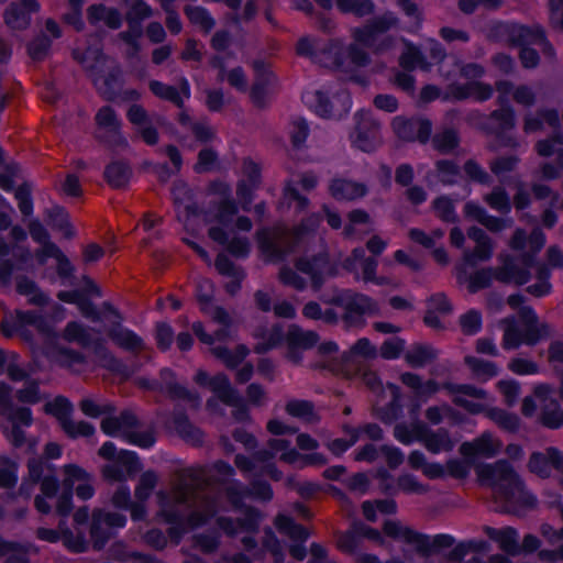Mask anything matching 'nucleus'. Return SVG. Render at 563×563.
Here are the masks:
<instances>
[{"mask_svg": "<svg viewBox=\"0 0 563 563\" xmlns=\"http://www.w3.org/2000/svg\"><path fill=\"white\" fill-rule=\"evenodd\" d=\"M427 432V426L421 421L411 424L398 423L394 429V437L402 444L409 445L416 441L422 442L423 434Z\"/></svg>", "mask_w": 563, "mask_h": 563, "instance_id": "nucleus-56", "label": "nucleus"}, {"mask_svg": "<svg viewBox=\"0 0 563 563\" xmlns=\"http://www.w3.org/2000/svg\"><path fill=\"white\" fill-rule=\"evenodd\" d=\"M485 533L489 539L497 542L499 548L508 554H517L519 552L518 532L511 527L500 529L486 527Z\"/></svg>", "mask_w": 563, "mask_h": 563, "instance_id": "nucleus-50", "label": "nucleus"}, {"mask_svg": "<svg viewBox=\"0 0 563 563\" xmlns=\"http://www.w3.org/2000/svg\"><path fill=\"white\" fill-rule=\"evenodd\" d=\"M27 327H33L46 340L45 354L54 363L75 373L87 369L88 363L84 355L69 349H62L55 344L57 335L55 325L46 317L33 311H16L14 318H5L1 323V331L5 336L23 333Z\"/></svg>", "mask_w": 563, "mask_h": 563, "instance_id": "nucleus-6", "label": "nucleus"}, {"mask_svg": "<svg viewBox=\"0 0 563 563\" xmlns=\"http://www.w3.org/2000/svg\"><path fill=\"white\" fill-rule=\"evenodd\" d=\"M195 382L198 385L208 386L221 401L229 406H234L239 400L238 391L231 386L229 378L224 374L209 377L207 372L199 369L195 375Z\"/></svg>", "mask_w": 563, "mask_h": 563, "instance_id": "nucleus-36", "label": "nucleus"}, {"mask_svg": "<svg viewBox=\"0 0 563 563\" xmlns=\"http://www.w3.org/2000/svg\"><path fill=\"white\" fill-rule=\"evenodd\" d=\"M356 128L351 135L352 143L363 152L374 151L380 144L379 125L368 111L355 114Z\"/></svg>", "mask_w": 563, "mask_h": 563, "instance_id": "nucleus-28", "label": "nucleus"}, {"mask_svg": "<svg viewBox=\"0 0 563 563\" xmlns=\"http://www.w3.org/2000/svg\"><path fill=\"white\" fill-rule=\"evenodd\" d=\"M150 89L155 96L168 100L178 107H181L190 98V87L185 78L181 79L179 89L159 81H152Z\"/></svg>", "mask_w": 563, "mask_h": 563, "instance_id": "nucleus-47", "label": "nucleus"}, {"mask_svg": "<svg viewBox=\"0 0 563 563\" xmlns=\"http://www.w3.org/2000/svg\"><path fill=\"white\" fill-rule=\"evenodd\" d=\"M213 294V286L210 280L202 279L197 285V298L201 303V311L219 325L212 333L205 331L201 322L192 324V331L205 344L212 345L216 341H225L232 335V319L221 307H213L210 300Z\"/></svg>", "mask_w": 563, "mask_h": 563, "instance_id": "nucleus-12", "label": "nucleus"}, {"mask_svg": "<svg viewBox=\"0 0 563 563\" xmlns=\"http://www.w3.org/2000/svg\"><path fill=\"white\" fill-rule=\"evenodd\" d=\"M296 268L309 276L312 287L319 290L325 280L338 274V267L331 263L327 252L312 257H300L296 261Z\"/></svg>", "mask_w": 563, "mask_h": 563, "instance_id": "nucleus-25", "label": "nucleus"}, {"mask_svg": "<svg viewBox=\"0 0 563 563\" xmlns=\"http://www.w3.org/2000/svg\"><path fill=\"white\" fill-rule=\"evenodd\" d=\"M467 234L476 245L472 252L465 253V260L470 263L488 261L494 251L490 238L482 229L475 227L471 228Z\"/></svg>", "mask_w": 563, "mask_h": 563, "instance_id": "nucleus-44", "label": "nucleus"}, {"mask_svg": "<svg viewBox=\"0 0 563 563\" xmlns=\"http://www.w3.org/2000/svg\"><path fill=\"white\" fill-rule=\"evenodd\" d=\"M400 66L405 69H413L416 67L422 70H430L431 63H428L421 52L409 43H405V51L399 58Z\"/></svg>", "mask_w": 563, "mask_h": 563, "instance_id": "nucleus-63", "label": "nucleus"}, {"mask_svg": "<svg viewBox=\"0 0 563 563\" xmlns=\"http://www.w3.org/2000/svg\"><path fill=\"white\" fill-rule=\"evenodd\" d=\"M400 380L415 393L416 398L420 401H427L440 390V384L437 380L428 379L423 382L419 375L413 373L401 374Z\"/></svg>", "mask_w": 563, "mask_h": 563, "instance_id": "nucleus-46", "label": "nucleus"}, {"mask_svg": "<svg viewBox=\"0 0 563 563\" xmlns=\"http://www.w3.org/2000/svg\"><path fill=\"white\" fill-rule=\"evenodd\" d=\"M211 190L223 199L203 213V220L209 224V238L221 245H227V250L232 255L246 257L251 250L249 240L244 236L230 239L233 231V218L238 212L234 201L227 198L230 187L224 183H214Z\"/></svg>", "mask_w": 563, "mask_h": 563, "instance_id": "nucleus-7", "label": "nucleus"}, {"mask_svg": "<svg viewBox=\"0 0 563 563\" xmlns=\"http://www.w3.org/2000/svg\"><path fill=\"white\" fill-rule=\"evenodd\" d=\"M104 434L122 441L141 445V429L137 419L131 412H122L119 417H107L101 422Z\"/></svg>", "mask_w": 563, "mask_h": 563, "instance_id": "nucleus-23", "label": "nucleus"}, {"mask_svg": "<svg viewBox=\"0 0 563 563\" xmlns=\"http://www.w3.org/2000/svg\"><path fill=\"white\" fill-rule=\"evenodd\" d=\"M431 58L439 65L440 76L448 82L445 98L464 100L474 98L486 101L493 96L490 85L477 81L484 75V68L475 63L462 64L454 56H446L443 48L434 40H429L426 47Z\"/></svg>", "mask_w": 563, "mask_h": 563, "instance_id": "nucleus-3", "label": "nucleus"}, {"mask_svg": "<svg viewBox=\"0 0 563 563\" xmlns=\"http://www.w3.org/2000/svg\"><path fill=\"white\" fill-rule=\"evenodd\" d=\"M318 214L308 217L300 227L292 231L284 228L263 229L257 232L258 249L266 261L278 263L295 252L306 236L320 223Z\"/></svg>", "mask_w": 563, "mask_h": 563, "instance_id": "nucleus-10", "label": "nucleus"}, {"mask_svg": "<svg viewBox=\"0 0 563 563\" xmlns=\"http://www.w3.org/2000/svg\"><path fill=\"white\" fill-rule=\"evenodd\" d=\"M254 338L258 340L254 347L255 352L265 353L282 343L283 329L279 325H275L268 331L255 332Z\"/></svg>", "mask_w": 563, "mask_h": 563, "instance_id": "nucleus-62", "label": "nucleus"}, {"mask_svg": "<svg viewBox=\"0 0 563 563\" xmlns=\"http://www.w3.org/2000/svg\"><path fill=\"white\" fill-rule=\"evenodd\" d=\"M285 341L287 345L286 357L292 363H299L301 352L312 347L318 341V335L313 331H306L296 324H291L288 328Z\"/></svg>", "mask_w": 563, "mask_h": 563, "instance_id": "nucleus-34", "label": "nucleus"}, {"mask_svg": "<svg viewBox=\"0 0 563 563\" xmlns=\"http://www.w3.org/2000/svg\"><path fill=\"white\" fill-rule=\"evenodd\" d=\"M9 424L2 426V432L7 440L14 446H21L24 442V431L21 427H30L33 422L32 411L29 408H19L11 411L8 417Z\"/></svg>", "mask_w": 563, "mask_h": 563, "instance_id": "nucleus-40", "label": "nucleus"}, {"mask_svg": "<svg viewBox=\"0 0 563 563\" xmlns=\"http://www.w3.org/2000/svg\"><path fill=\"white\" fill-rule=\"evenodd\" d=\"M48 258H54L57 266V274L60 278H70L74 274V266L56 244H47L35 253L37 265H45Z\"/></svg>", "mask_w": 563, "mask_h": 563, "instance_id": "nucleus-41", "label": "nucleus"}, {"mask_svg": "<svg viewBox=\"0 0 563 563\" xmlns=\"http://www.w3.org/2000/svg\"><path fill=\"white\" fill-rule=\"evenodd\" d=\"M99 455L108 460L102 468L107 481L121 482L132 474L137 464V454L132 451H118L112 442H106L99 450Z\"/></svg>", "mask_w": 563, "mask_h": 563, "instance_id": "nucleus-20", "label": "nucleus"}, {"mask_svg": "<svg viewBox=\"0 0 563 563\" xmlns=\"http://www.w3.org/2000/svg\"><path fill=\"white\" fill-rule=\"evenodd\" d=\"M101 330L85 328L77 321L69 322L64 330V339L69 342H77L82 346H90L100 340Z\"/></svg>", "mask_w": 563, "mask_h": 563, "instance_id": "nucleus-51", "label": "nucleus"}, {"mask_svg": "<svg viewBox=\"0 0 563 563\" xmlns=\"http://www.w3.org/2000/svg\"><path fill=\"white\" fill-rule=\"evenodd\" d=\"M397 24L396 18L391 13H386L364 27H356L352 31V36L355 44L349 48V57L355 66H364L368 62L366 52L358 47V45L373 47L380 34Z\"/></svg>", "mask_w": 563, "mask_h": 563, "instance_id": "nucleus-17", "label": "nucleus"}, {"mask_svg": "<svg viewBox=\"0 0 563 563\" xmlns=\"http://www.w3.org/2000/svg\"><path fill=\"white\" fill-rule=\"evenodd\" d=\"M528 468L531 473L547 478L551 475V470L555 468L562 474L561 483L563 485V453L556 448H548L545 452H534L531 454Z\"/></svg>", "mask_w": 563, "mask_h": 563, "instance_id": "nucleus-33", "label": "nucleus"}, {"mask_svg": "<svg viewBox=\"0 0 563 563\" xmlns=\"http://www.w3.org/2000/svg\"><path fill=\"white\" fill-rule=\"evenodd\" d=\"M84 290H63L57 294L60 301L74 303L81 314L92 322L102 323V331L107 332L110 339L120 347L133 351L139 344L137 335L131 330L122 327L121 317L117 310L109 305H103L100 311H97L88 299V296L100 297L99 287L87 276L82 277Z\"/></svg>", "mask_w": 563, "mask_h": 563, "instance_id": "nucleus-5", "label": "nucleus"}, {"mask_svg": "<svg viewBox=\"0 0 563 563\" xmlns=\"http://www.w3.org/2000/svg\"><path fill=\"white\" fill-rule=\"evenodd\" d=\"M71 405L64 397H56L45 405V412L54 416L60 423L63 430L70 438L89 437L93 434L95 428L85 421L70 419Z\"/></svg>", "mask_w": 563, "mask_h": 563, "instance_id": "nucleus-22", "label": "nucleus"}, {"mask_svg": "<svg viewBox=\"0 0 563 563\" xmlns=\"http://www.w3.org/2000/svg\"><path fill=\"white\" fill-rule=\"evenodd\" d=\"M383 530L385 536L413 545L416 552L419 554L427 555L431 548V542L426 536L416 532L400 521L387 520L384 523Z\"/></svg>", "mask_w": 563, "mask_h": 563, "instance_id": "nucleus-30", "label": "nucleus"}, {"mask_svg": "<svg viewBox=\"0 0 563 563\" xmlns=\"http://www.w3.org/2000/svg\"><path fill=\"white\" fill-rule=\"evenodd\" d=\"M323 301L341 307L343 319L350 325L363 324L365 317L377 316L380 310L374 298L351 289L338 290L332 297L324 298Z\"/></svg>", "mask_w": 563, "mask_h": 563, "instance_id": "nucleus-16", "label": "nucleus"}, {"mask_svg": "<svg viewBox=\"0 0 563 563\" xmlns=\"http://www.w3.org/2000/svg\"><path fill=\"white\" fill-rule=\"evenodd\" d=\"M329 191L335 200L350 201L364 197L367 192V188L362 183L344 178H334L329 185Z\"/></svg>", "mask_w": 563, "mask_h": 563, "instance_id": "nucleus-42", "label": "nucleus"}, {"mask_svg": "<svg viewBox=\"0 0 563 563\" xmlns=\"http://www.w3.org/2000/svg\"><path fill=\"white\" fill-rule=\"evenodd\" d=\"M16 291L25 296L32 305L44 306L48 302V296L38 288L34 280L27 277H19L16 279Z\"/></svg>", "mask_w": 563, "mask_h": 563, "instance_id": "nucleus-59", "label": "nucleus"}, {"mask_svg": "<svg viewBox=\"0 0 563 563\" xmlns=\"http://www.w3.org/2000/svg\"><path fill=\"white\" fill-rule=\"evenodd\" d=\"M260 184V166L250 158L242 164V178L238 184V198L244 210H247L252 202V194Z\"/></svg>", "mask_w": 563, "mask_h": 563, "instance_id": "nucleus-38", "label": "nucleus"}, {"mask_svg": "<svg viewBox=\"0 0 563 563\" xmlns=\"http://www.w3.org/2000/svg\"><path fill=\"white\" fill-rule=\"evenodd\" d=\"M227 498L230 501L233 509L243 515L245 518L242 519L240 516L236 517V525H233L231 519L220 516L218 518L219 527L229 536L234 537L239 534H243L242 543L246 549H252L255 545V541L252 537L253 533L256 532L260 522V515L251 509H242L241 501L247 495H253L254 497L268 500L272 498L273 493L266 483H254L251 492L242 490L241 484L238 482L230 483L225 488Z\"/></svg>", "mask_w": 563, "mask_h": 563, "instance_id": "nucleus-9", "label": "nucleus"}, {"mask_svg": "<svg viewBox=\"0 0 563 563\" xmlns=\"http://www.w3.org/2000/svg\"><path fill=\"white\" fill-rule=\"evenodd\" d=\"M421 443L430 453L440 454L452 451L456 441L451 438L446 429L431 430L427 427V432L423 434Z\"/></svg>", "mask_w": 563, "mask_h": 563, "instance_id": "nucleus-48", "label": "nucleus"}, {"mask_svg": "<svg viewBox=\"0 0 563 563\" xmlns=\"http://www.w3.org/2000/svg\"><path fill=\"white\" fill-rule=\"evenodd\" d=\"M212 66L219 69V80L222 81L225 78L229 85L238 91L245 92L247 90L246 76L241 67H235L225 73L219 58H213Z\"/></svg>", "mask_w": 563, "mask_h": 563, "instance_id": "nucleus-61", "label": "nucleus"}, {"mask_svg": "<svg viewBox=\"0 0 563 563\" xmlns=\"http://www.w3.org/2000/svg\"><path fill=\"white\" fill-rule=\"evenodd\" d=\"M498 91V101L503 106L509 100V96H512L514 100L525 107H531L536 101V95L532 89L528 86H519L514 89L511 82L501 80L496 84Z\"/></svg>", "mask_w": 563, "mask_h": 563, "instance_id": "nucleus-45", "label": "nucleus"}, {"mask_svg": "<svg viewBox=\"0 0 563 563\" xmlns=\"http://www.w3.org/2000/svg\"><path fill=\"white\" fill-rule=\"evenodd\" d=\"M438 357V351L422 343L412 344L404 353L406 363L413 368H421L432 363Z\"/></svg>", "mask_w": 563, "mask_h": 563, "instance_id": "nucleus-49", "label": "nucleus"}, {"mask_svg": "<svg viewBox=\"0 0 563 563\" xmlns=\"http://www.w3.org/2000/svg\"><path fill=\"white\" fill-rule=\"evenodd\" d=\"M302 100L317 115L327 119L342 118L352 106L350 93L340 85L327 90L306 91Z\"/></svg>", "mask_w": 563, "mask_h": 563, "instance_id": "nucleus-15", "label": "nucleus"}, {"mask_svg": "<svg viewBox=\"0 0 563 563\" xmlns=\"http://www.w3.org/2000/svg\"><path fill=\"white\" fill-rule=\"evenodd\" d=\"M364 384L374 393H377L378 400L374 408L377 417L384 422H391L397 419L400 412V389L394 384H387L384 388L375 372L363 374Z\"/></svg>", "mask_w": 563, "mask_h": 563, "instance_id": "nucleus-18", "label": "nucleus"}, {"mask_svg": "<svg viewBox=\"0 0 563 563\" xmlns=\"http://www.w3.org/2000/svg\"><path fill=\"white\" fill-rule=\"evenodd\" d=\"M371 230L369 214L361 209H355L347 214V223L344 227V235L354 238Z\"/></svg>", "mask_w": 563, "mask_h": 563, "instance_id": "nucleus-58", "label": "nucleus"}, {"mask_svg": "<svg viewBox=\"0 0 563 563\" xmlns=\"http://www.w3.org/2000/svg\"><path fill=\"white\" fill-rule=\"evenodd\" d=\"M209 486L205 470H184L170 496L164 501L162 515L173 525L169 534L176 542L188 529L203 525L219 512L218 499L210 500Z\"/></svg>", "mask_w": 563, "mask_h": 563, "instance_id": "nucleus-1", "label": "nucleus"}, {"mask_svg": "<svg viewBox=\"0 0 563 563\" xmlns=\"http://www.w3.org/2000/svg\"><path fill=\"white\" fill-rule=\"evenodd\" d=\"M63 493L57 498L56 510L58 515L66 517L73 509V494L81 500H88L95 495L91 476L76 464H67L63 467Z\"/></svg>", "mask_w": 563, "mask_h": 563, "instance_id": "nucleus-14", "label": "nucleus"}, {"mask_svg": "<svg viewBox=\"0 0 563 563\" xmlns=\"http://www.w3.org/2000/svg\"><path fill=\"white\" fill-rule=\"evenodd\" d=\"M551 394L552 390L548 385H540L534 389V395L541 402L540 422L550 429H558L563 426V410L553 399H550L548 405Z\"/></svg>", "mask_w": 563, "mask_h": 563, "instance_id": "nucleus-37", "label": "nucleus"}, {"mask_svg": "<svg viewBox=\"0 0 563 563\" xmlns=\"http://www.w3.org/2000/svg\"><path fill=\"white\" fill-rule=\"evenodd\" d=\"M255 81L250 91L252 102L262 107L266 103L269 95L273 91L275 77L273 73L261 62L254 63Z\"/></svg>", "mask_w": 563, "mask_h": 563, "instance_id": "nucleus-39", "label": "nucleus"}, {"mask_svg": "<svg viewBox=\"0 0 563 563\" xmlns=\"http://www.w3.org/2000/svg\"><path fill=\"white\" fill-rule=\"evenodd\" d=\"M475 472L479 484L493 490L495 500L504 510L520 514L536 506V497L526 489L522 479L507 461L479 464Z\"/></svg>", "mask_w": 563, "mask_h": 563, "instance_id": "nucleus-4", "label": "nucleus"}, {"mask_svg": "<svg viewBox=\"0 0 563 563\" xmlns=\"http://www.w3.org/2000/svg\"><path fill=\"white\" fill-rule=\"evenodd\" d=\"M452 396L453 402L467 412L476 415L484 412L487 416L488 395L482 389L473 385L445 384L443 386Z\"/></svg>", "mask_w": 563, "mask_h": 563, "instance_id": "nucleus-24", "label": "nucleus"}, {"mask_svg": "<svg viewBox=\"0 0 563 563\" xmlns=\"http://www.w3.org/2000/svg\"><path fill=\"white\" fill-rule=\"evenodd\" d=\"M211 354L220 360L228 368H235L249 355L250 350L244 344L235 346L233 350L227 346L218 345L211 347Z\"/></svg>", "mask_w": 563, "mask_h": 563, "instance_id": "nucleus-54", "label": "nucleus"}, {"mask_svg": "<svg viewBox=\"0 0 563 563\" xmlns=\"http://www.w3.org/2000/svg\"><path fill=\"white\" fill-rule=\"evenodd\" d=\"M126 517L119 512H104L96 510L92 516L90 536L95 549H101L112 536L113 531L123 528Z\"/></svg>", "mask_w": 563, "mask_h": 563, "instance_id": "nucleus-27", "label": "nucleus"}, {"mask_svg": "<svg viewBox=\"0 0 563 563\" xmlns=\"http://www.w3.org/2000/svg\"><path fill=\"white\" fill-rule=\"evenodd\" d=\"M504 27L509 41L514 44L526 45L544 43L543 33L539 29L531 30L519 24L505 25Z\"/></svg>", "mask_w": 563, "mask_h": 563, "instance_id": "nucleus-52", "label": "nucleus"}, {"mask_svg": "<svg viewBox=\"0 0 563 563\" xmlns=\"http://www.w3.org/2000/svg\"><path fill=\"white\" fill-rule=\"evenodd\" d=\"M317 184L318 178L310 173L292 177L285 185L282 205L287 203L288 207L294 205L296 210L303 211L309 206V200L307 197L299 194L297 185H299L302 190L310 191Z\"/></svg>", "mask_w": 563, "mask_h": 563, "instance_id": "nucleus-31", "label": "nucleus"}, {"mask_svg": "<svg viewBox=\"0 0 563 563\" xmlns=\"http://www.w3.org/2000/svg\"><path fill=\"white\" fill-rule=\"evenodd\" d=\"M131 167L126 163L112 162L106 167L104 177L114 188L124 187L131 178Z\"/></svg>", "mask_w": 563, "mask_h": 563, "instance_id": "nucleus-60", "label": "nucleus"}, {"mask_svg": "<svg viewBox=\"0 0 563 563\" xmlns=\"http://www.w3.org/2000/svg\"><path fill=\"white\" fill-rule=\"evenodd\" d=\"M542 534L556 550L540 551V559L549 562L563 561V529L553 530L552 527L544 525L542 526Z\"/></svg>", "mask_w": 563, "mask_h": 563, "instance_id": "nucleus-55", "label": "nucleus"}, {"mask_svg": "<svg viewBox=\"0 0 563 563\" xmlns=\"http://www.w3.org/2000/svg\"><path fill=\"white\" fill-rule=\"evenodd\" d=\"M508 305L512 309H519V318L523 323V330H519L514 318H506L503 323L506 324L503 346L506 350H514L521 344H536L541 338L548 334V325L540 323L532 308L522 306L523 297L521 295H511L508 297Z\"/></svg>", "mask_w": 563, "mask_h": 563, "instance_id": "nucleus-11", "label": "nucleus"}, {"mask_svg": "<svg viewBox=\"0 0 563 563\" xmlns=\"http://www.w3.org/2000/svg\"><path fill=\"white\" fill-rule=\"evenodd\" d=\"M268 448L269 451L257 452L252 460L243 455H236V467L247 477L253 474H261L278 481L282 478V473L271 462L276 454H279L280 461L299 467L325 463V460L320 454L298 453L295 449L290 448V442L285 439L271 440Z\"/></svg>", "mask_w": 563, "mask_h": 563, "instance_id": "nucleus-8", "label": "nucleus"}, {"mask_svg": "<svg viewBox=\"0 0 563 563\" xmlns=\"http://www.w3.org/2000/svg\"><path fill=\"white\" fill-rule=\"evenodd\" d=\"M343 43L339 40L320 43L316 38L305 36L297 44L299 55L307 56L313 63L329 68H341L343 66Z\"/></svg>", "mask_w": 563, "mask_h": 563, "instance_id": "nucleus-19", "label": "nucleus"}, {"mask_svg": "<svg viewBox=\"0 0 563 563\" xmlns=\"http://www.w3.org/2000/svg\"><path fill=\"white\" fill-rule=\"evenodd\" d=\"M556 129L560 124V115L556 110H542L537 114L529 113L525 117L523 131L526 133H534L543 129V123Z\"/></svg>", "mask_w": 563, "mask_h": 563, "instance_id": "nucleus-53", "label": "nucleus"}, {"mask_svg": "<svg viewBox=\"0 0 563 563\" xmlns=\"http://www.w3.org/2000/svg\"><path fill=\"white\" fill-rule=\"evenodd\" d=\"M40 5L36 0H21V4H12L4 14L5 23L13 30L24 29L29 25L31 13L36 12Z\"/></svg>", "mask_w": 563, "mask_h": 563, "instance_id": "nucleus-43", "label": "nucleus"}, {"mask_svg": "<svg viewBox=\"0 0 563 563\" xmlns=\"http://www.w3.org/2000/svg\"><path fill=\"white\" fill-rule=\"evenodd\" d=\"M465 363L474 376L483 382H487L498 374V367L492 362L475 356H466Z\"/></svg>", "mask_w": 563, "mask_h": 563, "instance_id": "nucleus-64", "label": "nucleus"}, {"mask_svg": "<svg viewBox=\"0 0 563 563\" xmlns=\"http://www.w3.org/2000/svg\"><path fill=\"white\" fill-rule=\"evenodd\" d=\"M73 54L75 59L88 71L98 90L106 95L108 92L107 88L111 87V82L104 75L107 59L100 48L90 46L85 52L76 48Z\"/></svg>", "mask_w": 563, "mask_h": 563, "instance_id": "nucleus-26", "label": "nucleus"}, {"mask_svg": "<svg viewBox=\"0 0 563 563\" xmlns=\"http://www.w3.org/2000/svg\"><path fill=\"white\" fill-rule=\"evenodd\" d=\"M378 263L373 257H366L362 247L353 250L350 257L343 262V267L355 274L356 279L364 283H372L376 286L394 285L393 280L386 276H377Z\"/></svg>", "mask_w": 563, "mask_h": 563, "instance_id": "nucleus-21", "label": "nucleus"}, {"mask_svg": "<svg viewBox=\"0 0 563 563\" xmlns=\"http://www.w3.org/2000/svg\"><path fill=\"white\" fill-rule=\"evenodd\" d=\"M503 449V442L490 432H484L472 441L461 444L460 453L466 459L496 456Z\"/></svg>", "mask_w": 563, "mask_h": 563, "instance_id": "nucleus-32", "label": "nucleus"}, {"mask_svg": "<svg viewBox=\"0 0 563 563\" xmlns=\"http://www.w3.org/2000/svg\"><path fill=\"white\" fill-rule=\"evenodd\" d=\"M88 18L91 24L103 23L111 29H118L122 22L121 15L117 10L107 8L103 4L91 5L88 9Z\"/></svg>", "mask_w": 563, "mask_h": 563, "instance_id": "nucleus-57", "label": "nucleus"}, {"mask_svg": "<svg viewBox=\"0 0 563 563\" xmlns=\"http://www.w3.org/2000/svg\"><path fill=\"white\" fill-rule=\"evenodd\" d=\"M11 253L8 244L0 240V283L8 286L11 283L14 271L31 269L33 262L32 255L27 249H14L12 257L14 262L7 261L5 257Z\"/></svg>", "mask_w": 563, "mask_h": 563, "instance_id": "nucleus-29", "label": "nucleus"}, {"mask_svg": "<svg viewBox=\"0 0 563 563\" xmlns=\"http://www.w3.org/2000/svg\"><path fill=\"white\" fill-rule=\"evenodd\" d=\"M29 478L20 487V494L30 497L34 486L41 481V495L35 498V507L42 514H48L51 505L47 499L55 497L59 482L54 475L55 467L52 463L41 459L33 457L27 463Z\"/></svg>", "mask_w": 563, "mask_h": 563, "instance_id": "nucleus-13", "label": "nucleus"}, {"mask_svg": "<svg viewBox=\"0 0 563 563\" xmlns=\"http://www.w3.org/2000/svg\"><path fill=\"white\" fill-rule=\"evenodd\" d=\"M431 122L427 119L407 120L396 117L393 120V129L397 136L405 141H419L426 143L431 134Z\"/></svg>", "mask_w": 563, "mask_h": 563, "instance_id": "nucleus-35", "label": "nucleus"}, {"mask_svg": "<svg viewBox=\"0 0 563 563\" xmlns=\"http://www.w3.org/2000/svg\"><path fill=\"white\" fill-rule=\"evenodd\" d=\"M545 236L540 229H534L527 235L522 229H517L509 241L511 250L521 254L515 258L508 254H500V266L496 269L483 268L468 277L467 288L476 292L488 287L493 279L503 283L525 285L530 280V269L534 267L536 255L544 246Z\"/></svg>", "mask_w": 563, "mask_h": 563, "instance_id": "nucleus-2", "label": "nucleus"}]
</instances>
